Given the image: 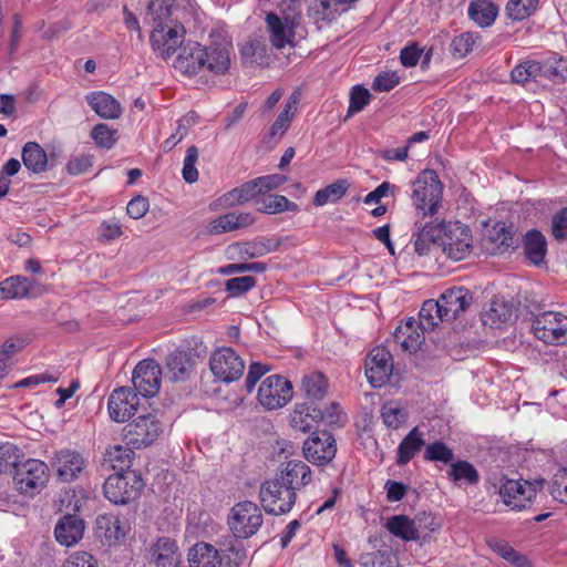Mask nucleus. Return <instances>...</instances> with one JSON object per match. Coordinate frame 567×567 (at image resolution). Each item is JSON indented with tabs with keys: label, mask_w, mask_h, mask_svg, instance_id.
Masks as SVG:
<instances>
[{
	"label": "nucleus",
	"mask_w": 567,
	"mask_h": 567,
	"mask_svg": "<svg viewBox=\"0 0 567 567\" xmlns=\"http://www.w3.org/2000/svg\"><path fill=\"white\" fill-rule=\"evenodd\" d=\"M91 137L101 148L110 150L117 141V130L111 128L107 124H96L91 131Z\"/></svg>",
	"instance_id": "54"
},
{
	"label": "nucleus",
	"mask_w": 567,
	"mask_h": 567,
	"mask_svg": "<svg viewBox=\"0 0 567 567\" xmlns=\"http://www.w3.org/2000/svg\"><path fill=\"white\" fill-rule=\"evenodd\" d=\"M203 52L204 47L199 43L185 45L175 59L174 68L188 75L198 73L204 70Z\"/></svg>",
	"instance_id": "25"
},
{
	"label": "nucleus",
	"mask_w": 567,
	"mask_h": 567,
	"mask_svg": "<svg viewBox=\"0 0 567 567\" xmlns=\"http://www.w3.org/2000/svg\"><path fill=\"white\" fill-rule=\"evenodd\" d=\"M422 522L423 518L421 517L410 519L405 515H396L389 518L386 523V528L391 534L402 538L405 542L416 540L420 538L419 528L423 526Z\"/></svg>",
	"instance_id": "27"
},
{
	"label": "nucleus",
	"mask_w": 567,
	"mask_h": 567,
	"mask_svg": "<svg viewBox=\"0 0 567 567\" xmlns=\"http://www.w3.org/2000/svg\"><path fill=\"white\" fill-rule=\"evenodd\" d=\"M209 368L218 380L230 383L243 375L245 363L231 348L221 347L212 354Z\"/></svg>",
	"instance_id": "9"
},
{
	"label": "nucleus",
	"mask_w": 567,
	"mask_h": 567,
	"mask_svg": "<svg viewBox=\"0 0 567 567\" xmlns=\"http://www.w3.org/2000/svg\"><path fill=\"white\" fill-rule=\"evenodd\" d=\"M256 286L252 276H243L228 279L225 284L226 291L230 297H239Z\"/></svg>",
	"instance_id": "60"
},
{
	"label": "nucleus",
	"mask_w": 567,
	"mask_h": 567,
	"mask_svg": "<svg viewBox=\"0 0 567 567\" xmlns=\"http://www.w3.org/2000/svg\"><path fill=\"white\" fill-rule=\"evenodd\" d=\"M96 528L100 536H103L110 544L125 536L117 516L113 514L101 515L96 518Z\"/></svg>",
	"instance_id": "42"
},
{
	"label": "nucleus",
	"mask_w": 567,
	"mask_h": 567,
	"mask_svg": "<svg viewBox=\"0 0 567 567\" xmlns=\"http://www.w3.org/2000/svg\"><path fill=\"white\" fill-rule=\"evenodd\" d=\"M393 370L392 354L384 347L374 348L365 363V374L373 388L385 384Z\"/></svg>",
	"instance_id": "15"
},
{
	"label": "nucleus",
	"mask_w": 567,
	"mask_h": 567,
	"mask_svg": "<svg viewBox=\"0 0 567 567\" xmlns=\"http://www.w3.org/2000/svg\"><path fill=\"white\" fill-rule=\"evenodd\" d=\"M302 451L306 460L310 463L319 466L326 465L336 456V440L328 431H316L303 443Z\"/></svg>",
	"instance_id": "12"
},
{
	"label": "nucleus",
	"mask_w": 567,
	"mask_h": 567,
	"mask_svg": "<svg viewBox=\"0 0 567 567\" xmlns=\"http://www.w3.org/2000/svg\"><path fill=\"white\" fill-rule=\"evenodd\" d=\"M240 55L246 66L262 65L267 63L268 47L261 39H250L241 47Z\"/></svg>",
	"instance_id": "37"
},
{
	"label": "nucleus",
	"mask_w": 567,
	"mask_h": 567,
	"mask_svg": "<svg viewBox=\"0 0 567 567\" xmlns=\"http://www.w3.org/2000/svg\"><path fill=\"white\" fill-rule=\"evenodd\" d=\"M537 3L538 0H509L506 11L511 19L520 21L532 14Z\"/></svg>",
	"instance_id": "55"
},
{
	"label": "nucleus",
	"mask_w": 567,
	"mask_h": 567,
	"mask_svg": "<svg viewBox=\"0 0 567 567\" xmlns=\"http://www.w3.org/2000/svg\"><path fill=\"white\" fill-rule=\"evenodd\" d=\"M143 487L142 478L134 471L110 475L103 485L105 497L118 505L134 499Z\"/></svg>",
	"instance_id": "7"
},
{
	"label": "nucleus",
	"mask_w": 567,
	"mask_h": 567,
	"mask_svg": "<svg viewBox=\"0 0 567 567\" xmlns=\"http://www.w3.org/2000/svg\"><path fill=\"white\" fill-rule=\"evenodd\" d=\"M513 318V306L499 298H494L482 315L484 326L491 328H498L501 324L512 321Z\"/></svg>",
	"instance_id": "30"
},
{
	"label": "nucleus",
	"mask_w": 567,
	"mask_h": 567,
	"mask_svg": "<svg viewBox=\"0 0 567 567\" xmlns=\"http://www.w3.org/2000/svg\"><path fill=\"white\" fill-rule=\"evenodd\" d=\"M260 195V188H256L254 179L233 188L220 197L221 205L225 207H234L245 204Z\"/></svg>",
	"instance_id": "35"
},
{
	"label": "nucleus",
	"mask_w": 567,
	"mask_h": 567,
	"mask_svg": "<svg viewBox=\"0 0 567 567\" xmlns=\"http://www.w3.org/2000/svg\"><path fill=\"white\" fill-rule=\"evenodd\" d=\"M23 165L32 173L47 171L48 156L45 151L35 142H28L22 148Z\"/></svg>",
	"instance_id": "34"
},
{
	"label": "nucleus",
	"mask_w": 567,
	"mask_h": 567,
	"mask_svg": "<svg viewBox=\"0 0 567 567\" xmlns=\"http://www.w3.org/2000/svg\"><path fill=\"white\" fill-rule=\"evenodd\" d=\"M23 462L18 446L11 443H3L0 445V472L17 471Z\"/></svg>",
	"instance_id": "52"
},
{
	"label": "nucleus",
	"mask_w": 567,
	"mask_h": 567,
	"mask_svg": "<svg viewBox=\"0 0 567 567\" xmlns=\"http://www.w3.org/2000/svg\"><path fill=\"white\" fill-rule=\"evenodd\" d=\"M133 451L122 445H114L106 450L104 454V461L110 463L113 470H118V473L125 472L124 468H128Z\"/></svg>",
	"instance_id": "48"
},
{
	"label": "nucleus",
	"mask_w": 567,
	"mask_h": 567,
	"mask_svg": "<svg viewBox=\"0 0 567 567\" xmlns=\"http://www.w3.org/2000/svg\"><path fill=\"white\" fill-rule=\"evenodd\" d=\"M33 281L13 276L0 282V299H22L31 296Z\"/></svg>",
	"instance_id": "33"
},
{
	"label": "nucleus",
	"mask_w": 567,
	"mask_h": 567,
	"mask_svg": "<svg viewBox=\"0 0 567 567\" xmlns=\"http://www.w3.org/2000/svg\"><path fill=\"white\" fill-rule=\"evenodd\" d=\"M257 209L264 214H278L282 212H295L298 209L297 204L290 202L284 195L271 194L257 200Z\"/></svg>",
	"instance_id": "40"
},
{
	"label": "nucleus",
	"mask_w": 567,
	"mask_h": 567,
	"mask_svg": "<svg viewBox=\"0 0 567 567\" xmlns=\"http://www.w3.org/2000/svg\"><path fill=\"white\" fill-rule=\"evenodd\" d=\"M336 2L331 0H315L309 7L310 14L315 16L316 21L319 20H332L336 18L337 9L334 8Z\"/></svg>",
	"instance_id": "64"
},
{
	"label": "nucleus",
	"mask_w": 567,
	"mask_h": 567,
	"mask_svg": "<svg viewBox=\"0 0 567 567\" xmlns=\"http://www.w3.org/2000/svg\"><path fill=\"white\" fill-rule=\"evenodd\" d=\"M262 522L261 509L250 501L235 504L228 515L229 528L237 539H247L254 536L261 527Z\"/></svg>",
	"instance_id": "4"
},
{
	"label": "nucleus",
	"mask_w": 567,
	"mask_h": 567,
	"mask_svg": "<svg viewBox=\"0 0 567 567\" xmlns=\"http://www.w3.org/2000/svg\"><path fill=\"white\" fill-rule=\"evenodd\" d=\"M259 498L266 513L282 515L291 511L297 496L293 489L275 477L261 484Z\"/></svg>",
	"instance_id": "6"
},
{
	"label": "nucleus",
	"mask_w": 567,
	"mask_h": 567,
	"mask_svg": "<svg viewBox=\"0 0 567 567\" xmlns=\"http://www.w3.org/2000/svg\"><path fill=\"white\" fill-rule=\"evenodd\" d=\"M381 416L388 427L398 429L406 414L399 403L386 402L381 408Z\"/></svg>",
	"instance_id": "56"
},
{
	"label": "nucleus",
	"mask_w": 567,
	"mask_h": 567,
	"mask_svg": "<svg viewBox=\"0 0 567 567\" xmlns=\"http://www.w3.org/2000/svg\"><path fill=\"white\" fill-rule=\"evenodd\" d=\"M475 43L476 38L472 33H462L452 40L450 45L451 53L454 58L462 59L473 50Z\"/></svg>",
	"instance_id": "57"
},
{
	"label": "nucleus",
	"mask_w": 567,
	"mask_h": 567,
	"mask_svg": "<svg viewBox=\"0 0 567 567\" xmlns=\"http://www.w3.org/2000/svg\"><path fill=\"white\" fill-rule=\"evenodd\" d=\"M292 399V384L275 374L266 378L258 390V401L268 410L284 406Z\"/></svg>",
	"instance_id": "11"
},
{
	"label": "nucleus",
	"mask_w": 567,
	"mask_h": 567,
	"mask_svg": "<svg viewBox=\"0 0 567 567\" xmlns=\"http://www.w3.org/2000/svg\"><path fill=\"white\" fill-rule=\"evenodd\" d=\"M140 399L128 388H120L113 391L109 398L107 409L112 420L115 422L127 421L136 411Z\"/></svg>",
	"instance_id": "16"
},
{
	"label": "nucleus",
	"mask_w": 567,
	"mask_h": 567,
	"mask_svg": "<svg viewBox=\"0 0 567 567\" xmlns=\"http://www.w3.org/2000/svg\"><path fill=\"white\" fill-rule=\"evenodd\" d=\"M327 386V379L321 373H311L302 378L301 391L311 404L324 398Z\"/></svg>",
	"instance_id": "39"
},
{
	"label": "nucleus",
	"mask_w": 567,
	"mask_h": 567,
	"mask_svg": "<svg viewBox=\"0 0 567 567\" xmlns=\"http://www.w3.org/2000/svg\"><path fill=\"white\" fill-rule=\"evenodd\" d=\"M473 297L464 287L447 289L439 299L443 320L451 322L464 312L472 303Z\"/></svg>",
	"instance_id": "18"
},
{
	"label": "nucleus",
	"mask_w": 567,
	"mask_h": 567,
	"mask_svg": "<svg viewBox=\"0 0 567 567\" xmlns=\"http://www.w3.org/2000/svg\"><path fill=\"white\" fill-rule=\"evenodd\" d=\"M197 159L198 148L195 145H192L186 150L184 166L182 171L183 178L188 184H193L198 179V171L195 167Z\"/></svg>",
	"instance_id": "59"
},
{
	"label": "nucleus",
	"mask_w": 567,
	"mask_h": 567,
	"mask_svg": "<svg viewBox=\"0 0 567 567\" xmlns=\"http://www.w3.org/2000/svg\"><path fill=\"white\" fill-rule=\"evenodd\" d=\"M543 75L555 81L564 82L567 80V59L559 58L554 62L543 63Z\"/></svg>",
	"instance_id": "63"
},
{
	"label": "nucleus",
	"mask_w": 567,
	"mask_h": 567,
	"mask_svg": "<svg viewBox=\"0 0 567 567\" xmlns=\"http://www.w3.org/2000/svg\"><path fill=\"white\" fill-rule=\"evenodd\" d=\"M25 347V341L20 337H11L0 346V361L3 367L9 369V361L14 354Z\"/></svg>",
	"instance_id": "62"
},
{
	"label": "nucleus",
	"mask_w": 567,
	"mask_h": 567,
	"mask_svg": "<svg viewBox=\"0 0 567 567\" xmlns=\"http://www.w3.org/2000/svg\"><path fill=\"white\" fill-rule=\"evenodd\" d=\"M276 478L296 492L311 482V471L302 461H289L281 465L280 473Z\"/></svg>",
	"instance_id": "23"
},
{
	"label": "nucleus",
	"mask_w": 567,
	"mask_h": 567,
	"mask_svg": "<svg viewBox=\"0 0 567 567\" xmlns=\"http://www.w3.org/2000/svg\"><path fill=\"white\" fill-rule=\"evenodd\" d=\"M371 94L365 87L361 85L353 86L350 93V102L347 117L361 112L364 109V106L369 104Z\"/></svg>",
	"instance_id": "58"
},
{
	"label": "nucleus",
	"mask_w": 567,
	"mask_h": 567,
	"mask_svg": "<svg viewBox=\"0 0 567 567\" xmlns=\"http://www.w3.org/2000/svg\"><path fill=\"white\" fill-rule=\"evenodd\" d=\"M87 104L100 116L106 120H116L122 114L120 102L103 91L91 92L85 96Z\"/></svg>",
	"instance_id": "26"
},
{
	"label": "nucleus",
	"mask_w": 567,
	"mask_h": 567,
	"mask_svg": "<svg viewBox=\"0 0 567 567\" xmlns=\"http://www.w3.org/2000/svg\"><path fill=\"white\" fill-rule=\"evenodd\" d=\"M498 494L506 506L522 511L536 497V485L527 481L506 480L501 485Z\"/></svg>",
	"instance_id": "14"
},
{
	"label": "nucleus",
	"mask_w": 567,
	"mask_h": 567,
	"mask_svg": "<svg viewBox=\"0 0 567 567\" xmlns=\"http://www.w3.org/2000/svg\"><path fill=\"white\" fill-rule=\"evenodd\" d=\"M443 185L437 174L425 169L419 174L412 185V200L423 216L434 215L442 199Z\"/></svg>",
	"instance_id": "3"
},
{
	"label": "nucleus",
	"mask_w": 567,
	"mask_h": 567,
	"mask_svg": "<svg viewBox=\"0 0 567 567\" xmlns=\"http://www.w3.org/2000/svg\"><path fill=\"white\" fill-rule=\"evenodd\" d=\"M524 251L530 262L542 265L547 252L545 236L536 229L527 231L524 237Z\"/></svg>",
	"instance_id": "32"
},
{
	"label": "nucleus",
	"mask_w": 567,
	"mask_h": 567,
	"mask_svg": "<svg viewBox=\"0 0 567 567\" xmlns=\"http://www.w3.org/2000/svg\"><path fill=\"white\" fill-rule=\"evenodd\" d=\"M53 466L61 481L71 482L84 470L85 461L80 453L63 450L55 454Z\"/></svg>",
	"instance_id": "21"
},
{
	"label": "nucleus",
	"mask_w": 567,
	"mask_h": 567,
	"mask_svg": "<svg viewBox=\"0 0 567 567\" xmlns=\"http://www.w3.org/2000/svg\"><path fill=\"white\" fill-rule=\"evenodd\" d=\"M162 368L153 359L142 360L133 371L134 390L144 398L155 396L161 388Z\"/></svg>",
	"instance_id": "13"
},
{
	"label": "nucleus",
	"mask_w": 567,
	"mask_h": 567,
	"mask_svg": "<svg viewBox=\"0 0 567 567\" xmlns=\"http://www.w3.org/2000/svg\"><path fill=\"white\" fill-rule=\"evenodd\" d=\"M439 249L447 258L458 261L466 258L473 247V237L468 226L461 223L437 225Z\"/></svg>",
	"instance_id": "2"
},
{
	"label": "nucleus",
	"mask_w": 567,
	"mask_h": 567,
	"mask_svg": "<svg viewBox=\"0 0 567 567\" xmlns=\"http://www.w3.org/2000/svg\"><path fill=\"white\" fill-rule=\"evenodd\" d=\"M424 331L425 330H422L415 319L410 318L404 324L395 329L393 339L404 351L413 353L416 352L424 342Z\"/></svg>",
	"instance_id": "22"
},
{
	"label": "nucleus",
	"mask_w": 567,
	"mask_h": 567,
	"mask_svg": "<svg viewBox=\"0 0 567 567\" xmlns=\"http://www.w3.org/2000/svg\"><path fill=\"white\" fill-rule=\"evenodd\" d=\"M492 244L495 245L493 254L502 255L509 250L514 246V238L509 230L504 226L494 228V234L489 237Z\"/></svg>",
	"instance_id": "61"
},
{
	"label": "nucleus",
	"mask_w": 567,
	"mask_h": 567,
	"mask_svg": "<svg viewBox=\"0 0 567 567\" xmlns=\"http://www.w3.org/2000/svg\"><path fill=\"white\" fill-rule=\"evenodd\" d=\"M163 431V423L152 413L137 416L123 430L126 445L136 450L152 445Z\"/></svg>",
	"instance_id": "5"
},
{
	"label": "nucleus",
	"mask_w": 567,
	"mask_h": 567,
	"mask_svg": "<svg viewBox=\"0 0 567 567\" xmlns=\"http://www.w3.org/2000/svg\"><path fill=\"white\" fill-rule=\"evenodd\" d=\"M440 321L443 322L444 320L439 300L430 299L424 301L420 310L417 322L422 330H433Z\"/></svg>",
	"instance_id": "46"
},
{
	"label": "nucleus",
	"mask_w": 567,
	"mask_h": 567,
	"mask_svg": "<svg viewBox=\"0 0 567 567\" xmlns=\"http://www.w3.org/2000/svg\"><path fill=\"white\" fill-rule=\"evenodd\" d=\"M447 476L454 483H465L467 485H475L480 481V474L474 465L461 460L451 463Z\"/></svg>",
	"instance_id": "41"
},
{
	"label": "nucleus",
	"mask_w": 567,
	"mask_h": 567,
	"mask_svg": "<svg viewBox=\"0 0 567 567\" xmlns=\"http://www.w3.org/2000/svg\"><path fill=\"white\" fill-rule=\"evenodd\" d=\"M534 336L548 344L567 343V317L560 312L545 311L537 315L530 327Z\"/></svg>",
	"instance_id": "8"
},
{
	"label": "nucleus",
	"mask_w": 567,
	"mask_h": 567,
	"mask_svg": "<svg viewBox=\"0 0 567 567\" xmlns=\"http://www.w3.org/2000/svg\"><path fill=\"white\" fill-rule=\"evenodd\" d=\"M312 408L307 403L296 405L290 420L292 429L300 432H308L312 429L313 424L318 422V419L313 417Z\"/></svg>",
	"instance_id": "47"
},
{
	"label": "nucleus",
	"mask_w": 567,
	"mask_h": 567,
	"mask_svg": "<svg viewBox=\"0 0 567 567\" xmlns=\"http://www.w3.org/2000/svg\"><path fill=\"white\" fill-rule=\"evenodd\" d=\"M437 225H424L414 241V250L419 256H426L439 250Z\"/></svg>",
	"instance_id": "43"
},
{
	"label": "nucleus",
	"mask_w": 567,
	"mask_h": 567,
	"mask_svg": "<svg viewBox=\"0 0 567 567\" xmlns=\"http://www.w3.org/2000/svg\"><path fill=\"white\" fill-rule=\"evenodd\" d=\"M187 565L189 567H221L223 557L213 545L198 542L188 550Z\"/></svg>",
	"instance_id": "24"
},
{
	"label": "nucleus",
	"mask_w": 567,
	"mask_h": 567,
	"mask_svg": "<svg viewBox=\"0 0 567 567\" xmlns=\"http://www.w3.org/2000/svg\"><path fill=\"white\" fill-rule=\"evenodd\" d=\"M13 481L21 493L32 495L47 483L48 466L42 461L29 458L17 467Z\"/></svg>",
	"instance_id": "10"
},
{
	"label": "nucleus",
	"mask_w": 567,
	"mask_h": 567,
	"mask_svg": "<svg viewBox=\"0 0 567 567\" xmlns=\"http://www.w3.org/2000/svg\"><path fill=\"white\" fill-rule=\"evenodd\" d=\"M231 49V43L226 40L213 41L208 47H204V70L216 75L225 74L230 68Z\"/></svg>",
	"instance_id": "17"
},
{
	"label": "nucleus",
	"mask_w": 567,
	"mask_h": 567,
	"mask_svg": "<svg viewBox=\"0 0 567 567\" xmlns=\"http://www.w3.org/2000/svg\"><path fill=\"white\" fill-rule=\"evenodd\" d=\"M269 40L276 49H282L291 43L293 31L288 25V20H282L278 14L270 12L266 17Z\"/></svg>",
	"instance_id": "28"
},
{
	"label": "nucleus",
	"mask_w": 567,
	"mask_h": 567,
	"mask_svg": "<svg viewBox=\"0 0 567 567\" xmlns=\"http://www.w3.org/2000/svg\"><path fill=\"white\" fill-rule=\"evenodd\" d=\"M497 7L485 0H477L470 4L468 16L481 27L491 25L497 16Z\"/></svg>",
	"instance_id": "45"
},
{
	"label": "nucleus",
	"mask_w": 567,
	"mask_h": 567,
	"mask_svg": "<svg viewBox=\"0 0 567 567\" xmlns=\"http://www.w3.org/2000/svg\"><path fill=\"white\" fill-rule=\"evenodd\" d=\"M220 551L228 567H240L247 558L245 546L237 539L231 538L225 542Z\"/></svg>",
	"instance_id": "50"
},
{
	"label": "nucleus",
	"mask_w": 567,
	"mask_h": 567,
	"mask_svg": "<svg viewBox=\"0 0 567 567\" xmlns=\"http://www.w3.org/2000/svg\"><path fill=\"white\" fill-rule=\"evenodd\" d=\"M425 445L423 433L419 427H413L398 446L396 464L406 465Z\"/></svg>",
	"instance_id": "31"
},
{
	"label": "nucleus",
	"mask_w": 567,
	"mask_h": 567,
	"mask_svg": "<svg viewBox=\"0 0 567 567\" xmlns=\"http://www.w3.org/2000/svg\"><path fill=\"white\" fill-rule=\"evenodd\" d=\"M300 103V93L293 92L287 100L284 110L277 116L270 127L271 136H281L290 126V123L298 110Z\"/></svg>",
	"instance_id": "36"
},
{
	"label": "nucleus",
	"mask_w": 567,
	"mask_h": 567,
	"mask_svg": "<svg viewBox=\"0 0 567 567\" xmlns=\"http://www.w3.org/2000/svg\"><path fill=\"white\" fill-rule=\"evenodd\" d=\"M181 558L175 539L159 537L150 548L147 559L154 567H177Z\"/></svg>",
	"instance_id": "19"
},
{
	"label": "nucleus",
	"mask_w": 567,
	"mask_h": 567,
	"mask_svg": "<svg viewBox=\"0 0 567 567\" xmlns=\"http://www.w3.org/2000/svg\"><path fill=\"white\" fill-rule=\"evenodd\" d=\"M360 564L364 567H394L396 557L391 550H378L360 555Z\"/></svg>",
	"instance_id": "53"
},
{
	"label": "nucleus",
	"mask_w": 567,
	"mask_h": 567,
	"mask_svg": "<svg viewBox=\"0 0 567 567\" xmlns=\"http://www.w3.org/2000/svg\"><path fill=\"white\" fill-rule=\"evenodd\" d=\"M166 367L173 381H184L189 375L193 362L185 351L175 350L168 355Z\"/></svg>",
	"instance_id": "38"
},
{
	"label": "nucleus",
	"mask_w": 567,
	"mask_h": 567,
	"mask_svg": "<svg viewBox=\"0 0 567 567\" xmlns=\"http://www.w3.org/2000/svg\"><path fill=\"white\" fill-rule=\"evenodd\" d=\"M349 187L350 183L347 179H337L315 194L313 204L323 206L327 203H336L346 195Z\"/></svg>",
	"instance_id": "44"
},
{
	"label": "nucleus",
	"mask_w": 567,
	"mask_h": 567,
	"mask_svg": "<svg viewBox=\"0 0 567 567\" xmlns=\"http://www.w3.org/2000/svg\"><path fill=\"white\" fill-rule=\"evenodd\" d=\"M515 83L525 84L528 81L536 80L543 75V63L537 61H525L518 64L511 73Z\"/></svg>",
	"instance_id": "49"
},
{
	"label": "nucleus",
	"mask_w": 567,
	"mask_h": 567,
	"mask_svg": "<svg viewBox=\"0 0 567 567\" xmlns=\"http://www.w3.org/2000/svg\"><path fill=\"white\" fill-rule=\"evenodd\" d=\"M176 0H151L147 10L154 24L151 34L153 50L163 59L171 58L182 45L185 29L173 18Z\"/></svg>",
	"instance_id": "1"
},
{
	"label": "nucleus",
	"mask_w": 567,
	"mask_h": 567,
	"mask_svg": "<svg viewBox=\"0 0 567 567\" xmlns=\"http://www.w3.org/2000/svg\"><path fill=\"white\" fill-rule=\"evenodd\" d=\"M255 221L251 213H228L212 221L210 233L221 234L249 227Z\"/></svg>",
	"instance_id": "29"
},
{
	"label": "nucleus",
	"mask_w": 567,
	"mask_h": 567,
	"mask_svg": "<svg viewBox=\"0 0 567 567\" xmlns=\"http://www.w3.org/2000/svg\"><path fill=\"white\" fill-rule=\"evenodd\" d=\"M423 457L429 462H441L451 465L454 453L444 442L435 441L425 446Z\"/></svg>",
	"instance_id": "51"
},
{
	"label": "nucleus",
	"mask_w": 567,
	"mask_h": 567,
	"mask_svg": "<svg viewBox=\"0 0 567 567\" xmlns=\"http://www.w3.org/2000/svg\"><path fill=\"white\" fill-rule=\"evenodd\" d=\"M85 529L84 520L76 515L66 514L62 516L54 528L56 542L62 546H73L78 544Z\"/></svg>",
	"instance_id": "20"
}]
</instances>
